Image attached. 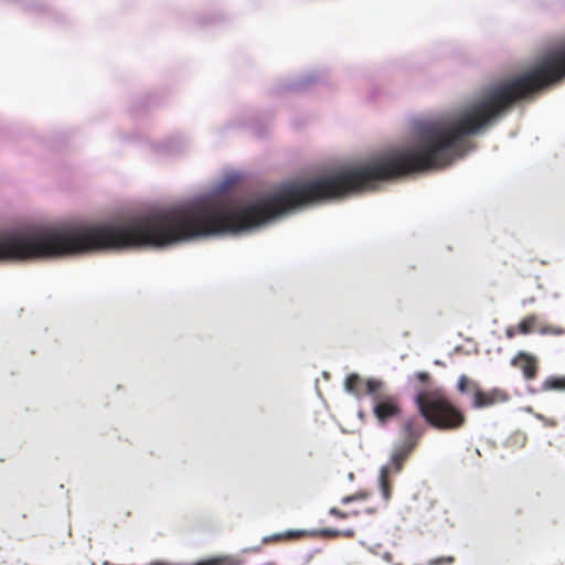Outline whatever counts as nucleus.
Returning <instances> with one entry per match:
<instances>
[{"label": "nucleus", "mask_w": 565, "mask_h": 565, "mask_svg": "<svg viewBox=\"0 0 565 565\" xmlns=\"http://www.w3.org/2000/svg\"><path fill=\"white\" fill-rule=\"evenodd\" d=\"M415 405L425 422L437 430L454 431L466 425L465 412L451 401L443 387L418 392Z\"/></svg>", "instance_id": "nucleus-1"}, {"label": "nucleus", "mask_w": 565, "mask_h": 565, "mask_svg": "<svg viewBox=\"0 0 565 565\" xmlns=\"http://www.w3.org/2000/svg\"><path fill=\"white\" fill-rule=\"evenodd\" d=\"M425 430L424 424L416 416L407 417L402 422L388 460L393 462L395 470H403L405 462L419 445Z\"/></svg>", "instance_id": "nucleus-2"}, {"label": "nucleus", "mask_w": 565, "mask_h": 565, "mask_svg": "<svg viewBox=\"0 0 565 565\" xmlns=\"http://www.w3.org/2000/svg\"><path fill=\"white\" fill-rule=\"evenodd\" d=\"M369 396L372 413L380 425L397 419L402 415V402L397 394L391 393L384 382H371Z\"/></svg>", "instance_id": "nucleus-3"}, {"label": "nucleus", "mask_w": 565, "mask_h": 565, "mask_svg": "<svg viewBox=\"0 0 565 565\" xmlns=\"http://www.w3.org/2000/svg\"><path fill=\"white\" fill-rule=\"evenodd\" d=\"M509 401V394L507 391L494 387L489 391H480L476 392V396L472 401V406L475 408H486L491 407L497 404H502Z\"/></svg>", "instance_id": "nucleus-4"}, {"label": "nucleus", "mask_w": 565, "mask_h": 565, "mask_svg": "<svg viewBox=\"0 0 565 565\" xmlns=\"http://www.w3.org/2000/svg\"><path fill=\"white\" fill-rule=\"evenodd\" d=\"M511 365L521 370L526 381H532L539 373V360L535 355L520 351L511 359Z\"/></svg>", "instance_id": "nucleus-5"}, {"label": "nucleus", "mask_w": 565, "mask_h": 565, "mask_svg": "<svg viewBox=\"0 0 565 565\" xmlns=\"http://www.w3.org/2000/svg\"><path fill=\"white\" fill-rule=\"evenodd\" d=\"M371 382H382L377 379H363L356 373H351L345 377L344 388L348 393L361 398L364 395L369 396V384Z\"/></svg>", "instance_id": "nucleus-6"}, {"label": "nucleus", "mask_w": 565, "mask_h": 565, "mask_svg": "<svg viewBox=\"0 0 565 565\" xmlns=\"http://www.w3.org/2000/svg\"><path fill=\"white\" fill-rule=\"evenodd\" d=\"M402 470H395L393 462L388 461L382 467L380 471V487L385 501H388L392 495V487L390 482V476L399 473Z\"/></svg>", "instance_id": "nucleus-7"}, {"label": "nucleus", "mask_w": 565, "mask_h": 565, "mask_svg": "<svg viewBox=\"0 0 565 565\" xmlns=\"http://www.w3.org/2000/svg\"><path fill=\"white\" fill-rule=\"evenodd\" d=\"M306 535H307V532L303 530H288L282 533H277L269 537H265L264 542L268 543V542H279V541H284V540H298V539L305 537Z\"/></svg>", "instance_id": "nucleus-8"}, {"label": "nucleus", "mask_w": 565, "mask_h": 565, "mask_svg": "<svg viewBox=\"0 0 565 565\" xmlns=\"http://www.w3.org/2000/svg\"><path fill=\"white\" fill-rule=\"evenodd\" d=\"M480 385L473 380L469 379L467 375L462 374L458 379L457 390L460 394L472 393L473 397L476 396V392L480 391Z\"/></svg>", "instance_id": "nucleus-9"}, {"label": "nucleus", "mask_w": 565, "mask_h": 565, "mask_svg": "<svg viewBox=\"0 0 565 565\" xmlns=\"http://www.w3.org/2000/svg\"><path fill=\"white\" fill-rule=\"evenodd\" d=\"M543 391H565V376H548L542 383Z\"/></svg>", "instance_id": "nucleus-10"}, {"label": "nucleus", "mask_w": 565, "mask_h": 565, "mask_svg": "<svg viewBox=\"0 0 565 565\" xmlns=\"http://www.w3.org/2000/svg\"><path fill=\"white\" fill-rule=\"evenodd\" d=\"M321 536L323 537H339L343 536L347 539H353L355 536V531L353 529H347V530H338V529H322L320 531Z\"/></svg>", "instance_id": "nucleus-11"}, {"label": "nucleus", "mask_w": 565, "mask_h": 565, "mask_svg": "<svg viewBox=\"0 0 565 565\" xmlns=\"http://www.w3.org/2000/svg\"><path fill=\"white\" fill-rule=\"evenodd\" d=\"M535 324H536V316L529 315L520 321L516 329H518L519 333L529 334L534 330Z\"/></svg>", "instance_id": "nucleus-12"}, {"label": "nucleus", "mask_w": 565, "mask_h": 565, "mask_svg": "<svg viewBox=\"0 0 565 565\" xmlns=\"http://www.w3.org/2000/svg\"><path fill=\"white\" fill-rule=\"evenodd\" d=\"M455 561V556H439L428 559L426 565H452Z\"/></svg>", "instance_id": "nucleus-13"}, {"label": "nucleus", "mask_w": 565, "mask_h": 565, "mask_svg": "<svg viewBox=\"0 0 565 565\" xmlns=\"http://www.w3.org/2000/svg\"><path fill=\"white\" fill-rule=\"evenodd\" d=\"M329 514L334 518H338V519H348L350 516H358L359 512L358 511L344 512V511L333 507V508H330Z\"/></svg>", "instance_id": "nucleus-14"}, {"label": "nucleus", "mask_w": 565, "mask_h": 565, "mask_svg": "<svg viewBox=\"0 0 565 565\" xmlns=\"http://www.w3.org/2000/svg\"><path fill=\"white\" fill-rule=\"evenodd\" d=\"M365 498H366L365 493H355V494H352V495L343 497L341 499V502L343 504H348V503L353 502V501L364 500Z\"/></svg>", "instance_id": "nucleus-15"}, {"label": "nucleus", "mask_w": 565, "mask_h": 565, "mask_svg": "<svg viewBox=\"0 0 565 565\" xmlns=\"http://www.w3.org/2000/svg\"><path fill=\"white\" fill-rule=\"evenodd\" d=\"M416 379L420 382V383H427L429 380H430V375L428 372H417L416 373Z\"/></svg>", "instance_id": "nucleus-16"}, {"label": "nucleus", "mask_w": 565, "mask_h": 565, "mask_svg": "<svg viewBox=\"0 0 565 565\" xmlns=\"http://www.w3.org/2000/svg\"><path fill=\"white\" fill-rule=\"evenodd\" d=\"M516 331L513 327H510L507 329V337L508 338H513L515 335Z\"/></svg>", "instance_id": "nucleus-17"}]
</instances>
